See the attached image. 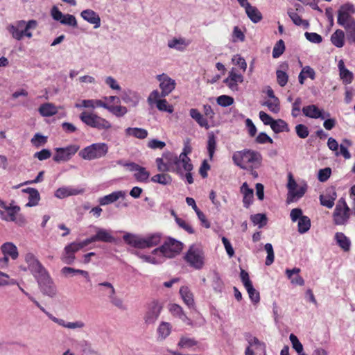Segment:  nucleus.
<instances>
[{
  "instance_id": "nucleus-1",
  "label": "nucleus",
  "mask_w": 355,
  "mask_h": 355,
  "mask_svg": "<svg viewBox=\"0 0 355 355\" xmlns=\"http://www.w3.org/2000/svg\"><path fill=\"white\" fill-rule=\"evenodd\" d=\"M28 269L36 279L42 293L49 297H55L58 293L57 287L48 271L32 253L25 255Z\"/></svg>"
},
{
  "instance_id": "nucleus-2",
  "label": "nucleus",
  "mask_w": 355,
  "mask_h": 355,
  "mask_svg": "<svg viewBox=\"0 0 355 355\" xmlns=\"http://www.w3.org/2000/svg\"><path fill=\"white\" fill-rule=\"evenodd\" d=\"M232 160L241 168L252 171L253 168L260 166L262 157L257 151L245 149L234 153Z\"/></svg>"
},
{
  "instance_id": "nucleus-3",
  "label": "nucleus",
  "mask_w": 355,
  "mask_h": 355,
  "mask_svg": "<svg viewBox=\"0 0 355 355\" xmlns=\"http://www.w3.org/2000/svg\"><path fill=\"white\" fill-rule=\"evenodd\" d=\"M123 239L128 245L137 248H151L157 245L160 242L161 235L159 234H153L145 238H141L137 235L130 233L125 234Z\"/></svg>"
},
{
  "instance_id": "nucleus-4",
  "label": "nucleus",
  "mask_w": 355,
  "mask_h": 355,
  "mask_svg": "<svg viewBox=\"0 0 355 355\" xmlns=\"http://www.w3.org/2000/svg\"><path fill=\"white\" fill-rule=\"evenodd\" d=\"M184 261L189 266L196 270H200L205 265V252L200 245H191L184 256Z\"/></svg>"
},
{
  "instance_id": "nucleus-5",
  "label": "nucleus",
  "mask_w": 355,
  "mask_h": 355,
  "mask_svg": "<svg viewBox=\"0 0 355 355\" xmlns=\"http://www.w3.org/2000/svg\"><path fill=\"white\" fill-rule=\"evenodd\" d=\"M183 248V243L172 238L168 239L162 245L153 250L152 254L162 255V257L173 258L180 254Z\"/></svg>"
},
{
  "instance_id": "nucleus-6",
  "label": "nucleus",
  "mask_w": 355,
  "mask_h": 355,
  "mask_svg": "<svg viewBox=\"0 0 355 355\" xmlns=\"http://www.w3.org/2000/svg\"><path fill=\"white\" fill-rule=\"evenodd\" d=\"M107 152V144L105 143H95L81 150L79 155L84 159L92 160L104 157Z\"/></svg>"
},
{
  "instance_id": "nucleus-7",
  "label": "nucleus",
  "mask_w": 355,
  "mask_h": 355,
  "mask_svg": "<svg viewBox=\"0 0 355 355\" xmlns=\"http://www.w3.org/2000/svg\"><path fill=\"white\" fill-rule=\"evenodd\" d=\"M80 120L87 125L98 130H108L112 127L110 121L96 114L83 112L80 114Z\"/></svg>"
},
{
  "instance_id": "nucleus-8",
  "label": "nucleus",
  "mask_w": 355,
  "mask_h": 355,
  "mask_svg": "<svg viewBox=\"0 0 355 355\" xmlns=\"http://www.w3.org/2000/svg\"><path fill=\"white\" fill-rule=\"evenodd\" d=\"M350 211L345 200L343 198L339 199L333 214L334 223L338 225L346 224L349 218Z\"/></svg>"
},
{
  "instance_id": "nucleus-9",
  "label": "nucleus",
  "mask_w": 355,
  "mask_h": 355,
  "mask_svg": "<svg viewBox=\"0 0 355 355\" xmlns=\"http://www.w3.org/2000/svg\"><path fill=\"white\" fill-rule=\"evenodd\" d=\"M80 146L76 144L69 145L64 148H55L53 160L55 162L69 161L79 150Z\"/></svg>"
},
{
  "instance_id": "nucleus-10",
  "label": "nucleus",
  "mask_w": 355,
  "mask_h": 355,
  "mask_svg": "<svg viewBox=\"0 0 355 355\" xmlns=\"http://www.w3.org/2000/svg\"><path fill=\"white\" fill-rule=\"evenodd\" d=\"M162 304L158 301L154 300L147 305V309L144 316L145 323L154 324L158 319L162 310Z\"/></svg>"
},
{
  "instance_id": "nucleus-11",
  "label": "nucleus",
  "mask_w": 355,
  "mask_h": 355,
  "mask_svg": "<svg viewBox=\"0 0 355 355\" xmlns=\"http://www.w3.org/2000/svg\"><path fill=\"white\" fill-rule=\"evenodd\" d=\"M354 13H355V8L353 4L347 3L343 5L338 11V24L343 26L354 21L355 19L352 16Z\"/></svg>"
},
{
  "instance_id": "nucleus-12",
  "label": "nucleus",
  "mask_w": 355,
  "mask_h": 355,
  "mask_svg": "<svg viewBox=\"0 0 355 355\" xmlns=\"http://www.w3.org/2000/svg\"><path fill=\"white\" fill-rule=\"evenodd\" d=\"M1 252L4 257L0 259V267L4 268L8 265V257H10L12 259H16L18 257V250L17 247L10 242L3 243L1 245Z\"/></svg>"
},
{
  "instance_id": "nucleus-13",
  "label": "nucleus",
  "mask_w": 355,
  "mask_h": 355,
  "mask_svg": "<svg viewBox=\"0 0 355 355\" xmlns=\"http://www.w3.org/2000/svg\"><path fill=\"white\" fill-rule=\"evenodd\" d=\"M128 168L130 171L135 172L134 177L137 182H147L150 177V173L145 167L141 166L135 162H129L123 164Z\"/></svg>"
},
{
  "instance_id": "nucleus-14",
  "label": "nucleus",
  "mask_w": 355,
  "mask_h": 355,
  "mask_svg": "<svg viewBox=\"0 0 355 355\" xmlns=\"http://www.w3.org/2000/svg\"><path fill=\"white\" fill-rule=\"evenodd\" d=\"M157 80L159 82V87L162 90L161 96L164 97L168 95L175 87V81L165 73L158 75Z\"/></svg>"
},
{
  "instance_id": "nucleus-15",
  "label": "nucleus",
  "mask_w": 355,
  "mask_h": 355,
  "mask_svg": "<svg viewBox=\"0 0 355 355\" xmlns=\"http://www.w3.org/2000/svg\"><path fill=\"white\" fill-rule=\"evenodd\" d=\"M79 250L76 242H72L64 247L60 259L65 264H73L76 259L75 254Z\"/></svg>"
},
{
  "instance_id": "nucleus-16",
  "label": "nucleus",
  "mask_w": 355,
  "mask_h": 355,
  "mask_svg": "<svg viewBox=\"0 0 355 355\" xmlns=\"http://www.w3.org/2000/svg\"><path fill=\"white\" fill-rule=\"evenodd\" d=\"M51 320L54 322L55 323L58 324V325L70 329H82L85 327V323L80 320L75 321V322H67L63 319L58 318L53 315L51 313L47 311L46 310L44 313Z\"/></svg>"
},
{
  "instance_id": "nucleus-17",
  "label": "nucleus",
  "mask_w": 355,
  "mask_h": 355,
  "mask_svg": "<svg viewBox=\"0 0 355 355\" xmlns=\"http://www.w3.org/2000/svg\"><path fill=\"white\" fill-rule=\"evenodd\" d=\"M84 193V189L72 186H64L58 188L54 193L55 197L63 199L69 196H77Z\"/></svg>"
},
{
  "instance_id": "nucleus-18",
  "label": "nucleus",
  "mask_w": 355,
  "mask_h": 355,
  "mask_svg": "<svg viewBox=\"0 0 355 355\" xmlns=\"http://www.w3.org/2000/svg\"><path fill=\"white\" fill-rule=\"evenodd\" d=\"M302 111L305 116L311 119H324L326 116H329V113L324 114L322 110L319 109L317 105L313 104L303 107Z\"/></svg>"
},
{
  "instance_id": "nucleus-19",
  "label": "nucleus",
  "mask_w": 355,
  "mask_h": 355,
  "mask_svg": "<svg viewBox=\"0 0 355 355\" xmlns=\"http://www.w3.org/2000/svg\"><path fill=\"white\" fill-rule=\"evenodd\" d=\"M126 196L125 191H116L108 195L104 196L98 199L101 206H105L117 201L119 198H124Z\"/></svg>"
},
{
  "instance_id": "nucleus-20",
  "label": "nucleus",
  "mask_w": 355,
  "mask_h": 355,
  "mask_svg": "<svg viewBox=\"0 0 355 355\" xmlns=\"http://www.w3.org/2000/svg\"><path fill=\"white\" fill-rule=\"evenodd\" d=\"M80 16L84 20L89 24H94L95 28L100 27L101 18L95 11L91 9H86L81 12Z\"/></svg>"
},
{
  "instance_id": "nucleus-21",
  "label": "nucleus",
  "mask_w": 355,
  "mask_h": 355,
  "mask_svg": "<svg viewBox=\"0 0 355 355\" xmlns=\"http://www.w3.org/2000/svg\"><path fill=\"white\" fill-rule=\"evenodd\" d=\"M96 234L94 235L96 242L102 241L105 243H114L115 238L111 234V233L103 228L95 227Z\"/></svg>"
},
{
  "instance_id": "nucleus-22",
  "label": "nucleus",
  "mask_w": 355,
  "mask_h": 355,
  "mask_svg": "<svg viewBox=\"0 0 355 355\" xmlns=\"http://www.w3.org/2000/svg\"><path fill=\"white\" fill-rule=\"evenodd\" d=\"M241 193L243 195V205L245 207L248 208L253 201V189L249 187L247 182H244L241 187Z\"/></svg>"
},
{
  "instance_id": "nucleus-23",
  "label": "nucleus",
  "mask_w": 355,
  "mask_h": 355,
  "mask_svg": "<svg viewBox=\"0 0 355 355\" xmlns=\"http://www.w3.org/2000/svg\"><path fill=\"white\" fill-rule=\"evenodd\" d=\"M189 42L183 37H174L168 41V46L179 51H184L189 46Z\"/></svg>"
},
{
  "instance_id": "nucleus-24",
  "label": "nucleus",
  "mask_w": 355,
  "mask_h": 355,
  "mask_svg": "<svg viewBox=\"0 0 355 355\" xmlns=\"http://www.w3.org/2000/svg\"><path fill=\"white\" fill-rule=\"evenodd\" d=\"M25 21H17L15 25H10L8 28V31L12 35V37L17 40L22 39V29L24 26Z\"/></svg>"
},
{
  "instance_id": "nucleus-25",
  "label": "nucleus",
  "mask_w": 355,
  "mask_h": 355,
  "mask_svg": "<svg viewBox=\"0 0 355 355\" xmlns=\"http://www.w3.org/2000/svg\"><path fill=\"white\" fill-rule=\"evenodd\" d=\"M190 116L196 121V123L202 128L208 130L209 125L208 121L203 115L196 108H191L189 110Z\"/></svg>"
},
{
  "instance_id": "nucleus-26",
  "label": "nucleus",
  "mask_w": 355,
  "mask_h": 355,
  "mask_svg": "<svg viewBox=\"0 0 355 355\" xmlns=\"http://www.w3.org/2000/svg\"><path fill=\"white\" fill-rule=\"evenodd\" d=\"M338 67L339 69L340 77L342 79L343 83H351L353 80V73L345 67L343 60H340L338 62Z\"/></svg>"
},
{
  "instance_id": "nucleus-27",
  "label": "nucleus",
  "mask_w": 355,
  "mask_h": 355,
  "mask_svg": "<svg viewBox=\"0 0 355 355\" xmlns=\"http://www.w3.org/2000/svg\"><path fill=\"white\" fill-rule=\"evenodd\" d=\"M4 209L7 211V214L5 215V213L0 210L1 218L7 221H15L16 220V214L20 210V208L18 206L10 205L9 206L7 205Z\"/></svg>"
},
{
  "instance_id": "nucleus-28",
  "label": "nucleus",
  "mask_w": 355,
  "mask_h": 355,
  "mask_svg": "<svg viewBox=\"0 0 355 355\" xmlns=\"http://www.w3.org/2000/svg\"><path fill=\"white\" fill-rule=\"evenodd\" d=\"M22 192L28 193V202L26 204L27 207H33L38 204L40 199V193L36 189L26 188L22 189Z\"/></svg>"
},
{
  "instance_id": "nucleus-29",
  "label": "nucleus",
  "mask_w": 355,
  "mask_h": 355,
  "mask_svg": "<svg viewBox=\"0 0 355 355\" xmlns=\"http://www.w3.org/2000/svg\"><path fill=\"white\" fill-rule=\"evenodd\" d=\"M180 294L189 308L194 306L193 295L187 286H182L180 289Z\"/></svg>"
},
{
  "instance_id": "nucleus-30",
  "label": "nucleus",
  "mask_w": 355,
  "mask_h": 355,
  "mask_svg": "<svg viewBox=\"0 0 355 355\" xmlns=\"http://www.w3.org/2000/svg\"><path fill=\"white\" fill-rule=\"evenodd\" d=\"M139 95L134 91H124L121 95V99L125 103H131L133 106H136L139 101Z\"/></svg>"
},
{
  "instance_id": "nucleus-31",
  "label": "nucleus",
  "mask_w": 355,
  "mask_h": 355,
  "mask_svg": "<svg viewBox=\"0 0 355 355\" xmlns=\"http://www.w3.org/2000/svg\"><path fill=\"white\" fill-rule=\"evenodd\" d=\"M300 272V269L294 268L293 269H286V273L288 279L291 280L292 284L302 286L304 284L303 278L298 274Z\"/></svg>"
},
{
  "instance_id": "nucleus-32",
  "label": "nucleus",
  "mask_w": 355,
  "mask_h": 355,
  "mask_svg": "<svg viewBox=\"0 0 355 355\" xmlns=\"http://www.w3.org/2000/svg\"><path fill=\"white\" fill-rule=\"evenodd\" d=\"M244 8L248 17L252 22L258 23L261 20L262 15L256 7L251 6L250 3Z\"/></svg>"
},
{
  "instance_id": "nucleus-33",
  "label": "nucleus",
  "mask_w": 355,
  "mask_h": 355,
  "mask_svg": "<svg viewBox=\"0 0 355 355\" xmlns=\"http://www.w3.org/2000/svg\"><path fill=\"white\" fill-rule=\"evenodd\" d=\"M126 136H131L139 139H144L148 136V131L141 128H128L125 130Z\"/></svg>"
},
{
  "instance_id": "nucleus-34",
  "label": "nucleus",
  "mask_w": 355,
  "mask_h": 355,
  "mask_svg": "<svg viewBox=\"0 0 355 355\" xmlns=\"http://www.w3.org/2000/svg\"><path fill=\"white\" fill-rule=\"evenodd\" d=\"M245 338L248 343V347H250V348L254 347L256 350L265 352L266 345L261 342L257 337L252 336L251 334H248L245 336Z\"/></svg>"
},
{
  "instance_id": "nucleus-35",
  "label": "nucleus",
  "mask_w": 355,
  "mask_h": 355,
  "mask_svg": "<svg viewBox=\"0 0 355 355\" xmlns=\"http://www.w3.org/2000/svg\"><path fill=\"white\" fill-rule=\"evenodd\" d=\"M39 112L42 116L49 117L55 115L58 109L53 103H46L40 105Z\"/></svg>"
},
{
  "instance_id": "nucleus-36",
  "label": "nucleus",
  "mask_w": 355,
  "mask_h": 355,
  "mask_svg": "<svg viewBox=\"0 0 355 355\" xmlns=\"http://www.w3.org/2000/svg\"><path fill=\"white\" fill-rule=\"evenodd\" d=\"M171 325L170 323L166 322H162L157 329L158 334V339L163 340L166 339L171 332Z\"/></svg>"
},
{
  "instance_id": "nucleus-37",
  "label": "nucleus",
  "mask_w": 355,
  "mask_h": 355,
  "mask_svg": "<svg viewBox=\"0 0 355 355\" xmlns=\"http://www.w3.org/2000/svg\"><path fill=\"white\" fill-rule=\"evenodd\" d=\"M335 239L337 244L345 252L349 250L351 242L349 239L342 232H337L335 234Z\"/></svg>"
},
{
  "instance_id": "nucleus-38",
  "label": "nucleus",
  "mask_w": 355,
  "mask_h": 355,
  "mask_svg": "<svg viewBox=\"0 0 355 355\" xmlns=\"http://www.w3.org/2000/svg\"><path fill=\"white\" fill-rule=\"evenodd\" d=\"M154 183H159L162 185H170L172 183V177L165 173H159L153 175L150 180Z\"/></svg>"
},
{
  "instance_id": "nucleus-39",
  "label": "nucleus",
  "mask_w": 355,
  "mask_h": 355,
  "mask_svg": "<svg viewBox=\"0 0 355 355\" xmlns=\"http://www.w3.org/2000/svg\"><path fill=\"white\" fill-rule=\"evenodd\" d=\"M169 311L171 313V314L180 318L183 322L190 321V320L187 318L184 312L183 311L182 308L177 304H172L169 305Z\"/></svg>"
},
{
  "instance_id": "nucleus-40",
  "label": "nucleus",
  "mask_w": 355,
  "mask_h": 355,
  "mask_svg": "<svg viewBox=\"0 0 355 355\" xmlns=\"http://www.w3.org/2000/svg\"><path fill=\"white\" fill-rule=\"evenodd\" d=\"M345 33L344 31L338 29L331 36V42L338 48H341L344 46Z\"/></svg>"
},
{
  "instance_id": "nucleus-41",
  "label": "nucleus",
  "mask_w": 355,
  "mask_h": 355,
  "mask_svg": "<svg viewBox=\"0 0 355 355\" xmlns=\"http://www.w3.org/2000/svg\"><path fill=\"white\" fill-rule=\"evenodd\" d=\"M61 273L66 277L73 276L76 275H81L85 278L89 277V273L87 271L80 270V269H75L73 268L67 267V266L63 267L61 269Z\"/></svg>"
},
{
  "instance_id": "nucleus-42",
  "label": "nucleus",
  "mask_w": 355,
  "mask_h": 355,
  "mask_svg": "<svg viewBox=\"0 0 355 355\" xmlns=\"http://www.w3.org/2000/svg\"><path fill=\"white\" fill-rule=\"evenodd\" d=\"M270 128L275 133L289 131L288 123L283 119H280L277 120L275 119L272 124H271Z\"/></svg>"
},
{
  "instance_id": "nucleus-43",
  "label": "nucleus",
  "mask_w": 355,
  "mask_h": 355,
  "mask_svg": "<svg viewBox=\"0 0 355 355\" xmlns=\"http://www.w3.org/2000/svg\"><path fill=\"white\" fill-rule=\"evenodd\" d=\"M173 157L176 158L178 164V163L182 164V167L184 168V171L193 170V165L191 162V159L186 153L182 152L179 157L173 156Z\"/></svg>"
},
{
  "instance_id": "nucleus-44",
  "label": "nucleus",
  "mask_w": 355,
  "mask_h": 355,
  "mask_svg": "<svg viewBox=\"0 0 355 355\" xmlns=\"http://www.w3.org/2000/svg\"><path fill=\"white\" fill-rule=\"evenodd\" d=\"M346 31L347 40L352 44L355 43V21L343 26Z\"/></svg>"
},
{
  "instance_id": "nucleus-45",
  "label": "nucleus",
  "mask_w": 355,
  "mask_h": 355,
  "mask_svg": "<svg viewBox=\"0 0 355 355\" xmlns=\"http://www.w3.org/2000/svg\"><path fill=\"white\" fill-rule=\"evenodd\" d=\"M73 346L76 350H79L83 354H88L91 352L90 344L85 340H73Z\"/></svg>"
},
{
  "instance_id": "nucleus-46",
  "label": "nucleus",
  "mask_w": 355,
  "mask_h": 355,
  "mask_svg": "<svg viewBox=\"0 0 355 355\" xmlns=\"http://www.w3.org/2000/svg\"><path fill=\"white\" fill-rule=\"evenodd\" d=\"M37 26V22L36 20L31 19L28 21H25L24 26L22 29V38L26 36L28 38L32 37L33 34L31 32V30L35 29Z\"/></svg>"
},
{
  "instance_id": "nucleus-47",
  "label": "nucleus",
  "mask_w": 355,
  "mask_h": 355,
  "mask_svg": "<svg viewBox=\"0 0 355 355\" xmlns=\"http://www.w3.org/2000/svg\"><path fill=\"white\" fill-rule=\"evenodd\" d=\"M207 151L209 158L211 159L214 157L216 148V139L213 132H210L208 135L207 140Z\"/></svg>"
},
{
  "instance_id": "nucleus-48",
  "label": "nucleus",
  "mask_w": 355,
  "mask_h": 355,
  "mask_svg": "<svg viewBox=\"0 0 355 355\" xmlns=\"http://www.w3.org/2000/svg\"><path fill=\"white\" fill-rule=\"evenodd\" d=\"M288 15L295 25L302 26L304 28H307L309 27V22L306 20L302 19L297 12L294 11H288Z\"/></svg>"
},
{
  "instance_id": "nucleus-49",
  "label": "nucleus",
  "mask_w": 355,
  "mask_h": 355,
  "mask_svg": "<svg viewBox=\"0 0 355 355\" xmlns=\"http://www.w3.org/2000/svg\"><path fill=\"white\" fill-rule=\"evenodd\" d=\"M298 232L300 234H304L308 232L311 227V220L310 218L305 216L302 218H300L298 220Z\"/></svg>"
},
{
  "instance_id": "nucleus-50",
  "label": "nucleus",
  "mask_w": 355,
  "mask_h": 355,
  "mask_svg": "<svg viewBox=\"0 0 355 355\" xmlns=\"http://www.w3.org/2000/svg\"><path fill=\"white\" fill-rule=\"evenodd\" d=\"M250 219L254 225H259V228L263 227L267 223V217L263 214L252 215Z\"/></svg>"
},
{
  "instance_id": "nucleus-51",
  "label": "nucleus",
  "mask_w": 355,
  "mask_h": 355,
  "mask_svg": "<svg viewBox=\"0 0 355 355\" xmlns=\"http://www.w3.org/2000/svg\"><path fill=\"white\" fill-rule=\"evenodd\" d=\"M107 110L117 117L123 116L127 112L126 107L121 105H110L107 107Z\"/></svg>"
},
{
  "instance_id": "nucleus-52",
  "label": "nucleus",
  "mask_w": 355,
  "mask_h": 355,
  "mask_svg": "<svg viewBox=\"0 0 355 355\" xmlns=\"http://www.w3.org/2000/svg\"><path fill=\"white\" fill-rule=\"evenodd\" d=\"M336 193H333V196H320V204L327 208L333 207L334 205V200L336 199Z\"/></svg>"
},
{
  "instance_id": "nucleus-53",
  "label": "nucleus",
  "mask_w": 355,
  "mask_h": 355,
  "mask_svg": "<svg viewBox=\"0 0 355 355\" xmlns=\"http://www.w3.org/2000/svg\"><path fill=\"white\" fill-rule=\"evenodd\" d=\"M263 105L267 106L268 110L272 113L277 114L280 110L279 101L278 98L267 101L263 103Z\"/></svg>"
},
{
  "instance_id": "nucleus-54",
  "label": "nucleus",
  "mask_w": 355,
  "mask_h": 355,
  "mask_svg": "<svg viewBox=\"0 0 355 355\" xmlns=\"http://www.w3.org/2000/svg\"><path fill=\"white\" fill-rule=\"evenodd\" d=\"M285 50L284 42L282 40H279L274 46L272 50V57L277 58L281 56Z\"/></svg>"
},
{
  "instance_id": "nucleus-55",
  "label": "nucleus",
  "mask_w": 355,
  "mask_h": 355,
  "mask_svg": "<svg viewBox=\"0 0 355 355\" xmlns=\"http://www.w3.org/2000/svg\"><path fill=\"white\" fill-rule=\"evenodd\" d=\"M264 249L267 252L265 264L266 266H270L274 262L275 259L274 250L272 244L266 243L264 245Z\"/></svg>"
},
{
  "instance_id": "nucleus-56",
  "label": "nucleus",
  "mask_w": 355,
  "mask_h": 355,
  "mask_svg": "<svg viewBox=\"0 0 355 355\" xmlns=\"http://www.w3.org/2000/svg\"><path fill=\"white\" fill-rule=\"evenodd\" d=\"M306 191V184L300 187L298 189H295L291 197H287V202L289 203L291 202L295 201L296 199L302 198Z\"/></svg>"
},
{
  "instance_id": "nucleus-57",
  "label": "nucleus",
  "mask_w": 355,
  "mask_h": 355,
  "mask_svg": "<svg viewBox=\"0 0 355 355\" xmlns=\"http://www.w3.org/2000/svg\"><path fill=\"white\" fill-rule=\"evenodd\" d=\"M171 158L168 163H164L162 158H157L156 164L159 171L164 173L166 171H171Z\"/></svg>"
},
{
  "instance_id": "nucleus-58",
  "label": "nucleus",
  "mask_w": 355,
  "mask_h": 355,
  "mask_svg": "<svg viewBox=\"0 0 355 355\" xmlns=\"http://www.w3.org/2000/svg\"><path fill=\"white\" fill-rule=\"evenodd\" d=\"M157 107L160 111L167 112L172 113L173 112V107L168 103L165 99H159L157 101Z\"/></svg>"
},
{
  "instance_id": "nucleus-59",
  "label": "nucleus",
  "mask_w": 355,
  "mask_h": 355,
  "mask_svg": "<svg viewBox=\"0 0 355 355\" xmlns=\"http://www.w3.org/2000/svg\"><path fill=\"white\" fill-rule=\"evenodd\" d=\"M176 158L172 157H171V172L176 173L181 178L184 177V173L185 172L184 168L182 167V164H176Z\"/></svg>"
},
{
  "instance_id": "nucleus-60",
  "label": "nucleus",
  "mask_w": 355,
  "mask_h": 355,
  "mask_svg": "<svg viewBox=\"0 0 355 355\" xmlns=\"http://www.w3.org/2000/svg\"><path fill=\"white\" fill-rule=\"evenodd\" d=\"M217 103L222 107H227L234 103V98L230 96L221 95L216 99Z\"/></svg>"
},
{
  "instance_id": "nucleus-61",
  "label": "nucleus",
  "mask_w": 355,
  "mask_h": 355,
  "mask_svg": "<svg viewBox=\"0 0 355 355\" xmlns=\"http://www.w3.org/2000/svg\"><path fill=\"white\" fill-rule=\"evenodd\" d=\"M297 135L301 139H305L309 136V130L304 124H298L295 128Z\"/></svg>"
},
{
  "instance_id": "nucleus-62",
  "label": "nucleus",
  "mask_w": 355,
  "mask_h": 355,
  "mask_svg": "<svg viewBox=\"0 0 355 355\" xmlns=\"http://www.w3.org/2000/svg\"><path fill=\"white\" fill-rule=\"evenodd\" d=\"M212 286L217 292H220L223 288V283L218 273H214L212 277Z\"/></svg>"
},
{
  "instance_id": "nucleus-63",
  "label": "nucleus",
  "mask_w": 355,
  "mask_h": 355,
  "mask_svg": "<svg viewBox=\"0 0 355 355\" xmlns=\"http://www.w3.org/2000/svg\"><path fill=\"white\" fill-rule=\"evenodd\" d=\"M47 141L46 137H44L39 133H37L31 139V143L34 146L40 147L45 144Z\"/></svg>"
},
{
  "instance_id": "nucleus-64",
  "label": "nucleus",
  "mask_w": 355,
  "mask_h": 355,
  "mask_svg": "<svg viewBox=\"0 0 355 355\" xmlns=\"http://www.w3.org/2000/svg\"><path fill=\"white\" fill-rule=\"evenodd\" d=\"M276 75L278 84L281 87H284L287 84L288 80V76L287 73L282 70H277Z\"/></svg>"
}]
</instances>
